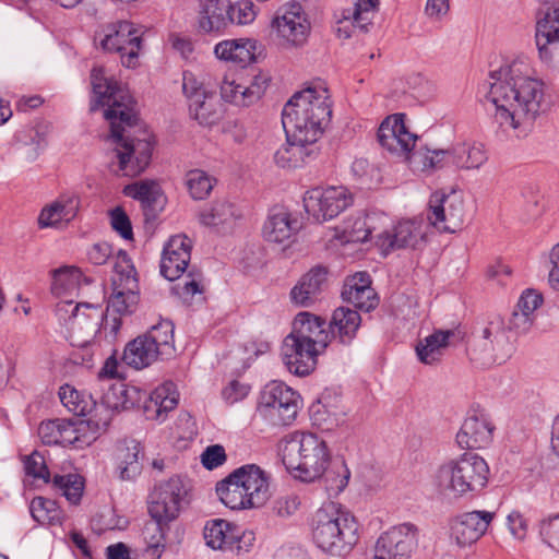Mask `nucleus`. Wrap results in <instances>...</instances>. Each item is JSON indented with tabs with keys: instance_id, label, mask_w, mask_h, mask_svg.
I'll return each mask as SVG.
<instances>
[{
	"instance_id": "5fc2aeb1",
	"label": "nucleus",
	"mask_w": 559,
	"mask_h": 559,
	"mask_svg": "<svg viewBox=\"0 0 559 559\" xmlns=\"http://www.w3.org/2000/svg\"><path fill=\"white\" fill-rule=\"evenodd\" d=\"M64 427V418H55L44 420L38 426V437L45 445H60L62 443V435Z\"/></svg>"
},
{
	"instance_id": "4d7b16f0",
	"label": "nucleus",
	"mask_w": 559,
	"mask_h": 559,
	"mask_svg": "<svg viewBox=\"0 0 559 559\" xmlns=\"http://www.w3.org/2000/svg\"><path fill=\"white\" fill-rule=\"evenodd\" d=\"M24 469L27 476H32L36 480H41L45 484L50 481V473L46 465L44 456L34 451L24 459Z\"/></svg>"
},
{
	"instance_id": "dca6fc26",
	"label": "nucleus",
	"mask_w": 559,
	"mask_h": 559,
	"mask_svg": "<svg viewBox=\"0 0 559 559\" xmlns=\"http://www.w3.org/2000/svg\"><path fill=\"white\" fill-rule=\"evenodd\" d=\"M353 204V194L344 186L316 187L304 197L307 214L318 223L338 216Z\"/></svg>"
},
{
	"instance_id": "0eeeda50",
	"label": "nucleus",
	"mask_w": 559,
	"mask_h": 559,
	"mask_svg": "<svg viewBox=\"0 0 559 559\" xmlns=\"http://www.w3.org/2000/svg\"><path fill=\"white\" fill-rule=\"evenodd\" d=\"M271 476L257 464H245L216 484L221 502L230 510L261 508L271 497Z\"/></svg>"
},
{
	"instance_id": "a211bd4d",
	"label": "nucleus",
	"mask_w": 559,
	"mask_h": 559,
	"mask_svg": "<svg viewBox=\"0 0 559 559\" xmlns=\"http://www.w3.org/2000/svg\"><path fill=\"white\" fill-rule=\"evenodd\" d=\"M417 532L412 523L390 527L378 537L374 555L382 559H408L417 546Z\"/></svg>"
},
{
	"instance_id": "0e129e2a",
	"label": "nucleus",
	"mask_w": 559,
	"mask_h": 559,
	"mask_svg": "<svg viewBox=\"0 0 559 559\" xmlns=\"http://www.w3.org/2000/svg\"><path fill=\"white\" fill-rule=\"evenodd\" d=\"M542 304V294L535 289L527 288L521 294L516 308L535 318V311L540 307Z\"/></svg>"
},
{
	"instance_id": "cd10ccee",
	"label": "nucleus",
	"mask_w": 559,
	"mask_h": 559,
	"mask_svg": "<svg viewBox=\"0 0 559 559\" xmlns=\"http://www.w3.org/2000/svg\"><path fill=\"white\" fill-rule=\"evenodd\" d=\"M493 425L483 411H472L464 419L456 433V442L461 449H481L492 441Z\"/></svg>"
},
{
	"instance_id": "f257e3e1",
	"label": "nucleus",
	"mask_w": 559,
	"mask_h": 559,
	"mask_svg": "<svg viewBox=\"0 0 559 559\" xmlns=\"http://www.w3.org/2000/svg\"><path fill=\"white\" fill-rule=\"evenodd\" d=\"M93 96L91 111L106 107L104 118L110 123V138L115 144L116 166L114 171L124 177H136L150 165L154 142L152 135L143 130L135 135L132 131L138 116L135 103L130 92L112 78L105 74L102 67L91 72Z\"/></svg>"
},
{
	"instance_id": "473e14b6",
	"label": "nucleus",
	"mask_w": 559,
	"mask_h": 559,
	"mask_svg": "<svg viewBox=\"0 0 559 559\" xmlns=\"http://www.w3.org/2000/svg\"><path fill=\"white\" fill-rule=\"evenodd\" d=\"M79 198L74 193H62L56 200L45 205L37 218L38 227H56L62 222L72 221L79 210Z\"/></svg>"
},
{
	"instance_id": "58836bf2",
	"label": "nucleus",
	"mask_w": 559,
	"mask_h": 559,
	"mask_svg": "<svg viewBox=\"0 0 559 559\" xmlns=\"http://www.w3.org/2000/svg\"><path fill=\"white\" fill-rule=\"evenodd\" d=\"M453 336L452 330H436L420 340L415 347L418 360L425 365L440 361Z\"/></svg>"
},
{
	"instance_id": "b1692460",
	"label": "nucleus",
	"mask_w": 559,
	"mask_h": 559,
	"mask_svg": "<svg viewBox=\"0 0 559 559\" xmlns=\"http://www.w3.org/2000/svg\"><path fill=\"white\" fill-rule=\"evenodd\" d=\"M493 518V512L485 510L460 514L450 522V537L459 547L471 546L487 532Z\"/></svg>"
},
{
	"instance_id": "7ed1b4c3",
	"label": "nucleus",
	"mask_w": 559,
	"mask_h": 559,
	"mask_svg": "<svg viewBox=\"0 0 559 559\" xmlns=\"http://www.w3.org/2000/svg\"><path fill=\"white\" fill-rule=\"evenodd\" d=\"M286 469L302 483L323 479L330 495H338L348 485L350 471L343 459L331 461L324 439L311 431L297 430L286 435L278 443Z\"/></svg>"
},
{
	"instance_id": "13d9d810",
	"label": "nucleus",
	"mask_w": 559,
	"mask_h": 559,
	"mask_svg": "<svg viewBox=\"0 0 559 559\" xmlns=\"http://www.w3.org/2000/svg\"><path fill=\"white\" fill-rule=\"evenodd\" d=\"M229 15L233 19L230 25H248L257 17L254 4L249 0L231 3Z\"/></svg>"
},
{
	"instance_id": "4468645a",
	"label": "nucleus",
	"mask_w": 559,
	"mask_h": 559,
	"mask_svg": "<svg viewBox=\"0 0 559 559\" xmlns=\"http://www.w3.org/2000/svg\"><path fill=\"white\" fill-rule=\"evenodd\" d=\"M102 48L115 52L126 68H135L142 48V33L131 22L120 21L106 25L98 35Z\"/></svg>"
},
{
	"instance_id": "6e6d98bb",
	"label": "nucleus",
	"mask_w": 559,
	"mask_h": 559,
	"mask_svg": "<svg viewBox=\"0 0 559 559\" xmlns=\"http://www.w3.org/2000/svg\"><path fill=\"white\" fill-rule=\"evenodd\" d=\"M539 535L548 548L559 552V514L550 515L540 521Z\"/></svg>"
},
{
	"instance_id": "bf43d9fd",
	"label": "nucleus",
	"mask_w": 559,
	"mask_h": 559,
	"mask_svg": "<svg viewBox=\"0 0 559 559\" xmlns=\"http://www.w3.org/2000/svg\"><path fill=\"white\" fill-rule=\"evenodd\" d=\"M112 229L126 240L133 239V230L130 218L127 213L119 206L109 213Z\"/></svg>"
},
{
	"instance_id": "49530a36",
	"label": "nucleus",
	"mask_w": 559,
	"mask_h": 559,
	"mask_svg": "<svg viewBox=\"0 0 559 559\" xmlns=\"http://www.w3.org/2000/svg\"><path fill=\"white\" fill-rule=\"evenodd\" d=\"M82 281L78 267L63 266L52 272L51 293L57 298H73L76 296Z\"/></svg>"
},
{
	"instance_id": "72a5a7b5",
	"label": "nucleus",
	"mask_w": 559,
	"mask_h": 559,
	"mask_svg": "<svg viewBox=\"0 0 559 559\" xmlns=\"http://www.w3.org/2000/svg\"><path fill=\"white\" fill-rule=\"evenodd\" d=\"M535 37L540 58L547 59L548 46L559 44V2L538 12Z\"/></svg>"
},
{
	"instance_id": "f3484780",
	"label": "nucleus",
	"mask_w": 559,
	"mask_h": 559,
	"mask_svg": "<svg viewBox=\"0 0 559 559\" xmlns=\"http://www.w3.org/2000/svg\"><path fill=\"white\" fill-rule=\"evenodd\" d=\"M271 26L280 45L285 48L305 46L311 33L309 16L298 2L285 4L272 20Z\"/></svg>"
},
{
	"instance_id": "bb28decb",
	"label": "nucleus",
	"mask_w": 559,
	"mask_h": 559,
	"mask_svg": "<svg viewBox=\"0 0 559 559\" xmlns=\"http://www.w3.org/2000/svg\"><path fill=\"white\" fill-rule=\"evenodd\" d=\"M191 240L186 235H175L163 248L160 274L168 281L178 280L191 260Z\"/></svg>"
},
{
	"instance_id": "f8f14e48",
	"label": "nucleus",
	"mask_w": 559,
	"mask_h": 559,
	"mask_svg": "<svg viewBox=\"0 0 559 559\" xmlns=\"http://www.w3.org/2000/svg\"><path fill=\"white\" fill-rule=\"evenodd\" d=\"M112 293L107 301V311L118 314L132 313L139 302L138 277L135 267L124 250L115 257Z\"/></svg>"
},
{
	"instance_id": "4be33fe9",
	"label": "nucleus",
	"mask_w": 559,
	"mask_h": 559,
	"mask_svg": "<svg viewBox=\"0 0 559 559\" xmlns=\"http://www.w3.org/2000/svg\"><path fill=\"white\" fill-rule=\"evenodd\" d=\"M309 415L312 426L331 432L346 423L347 409L337 392L324 390L309 407Z\"/></svg>"
},
{
	"instance_id": "09e8293b",
	"label": "nucleus",
	"mask_w": 559,
	"mask_h": 559,
	"mask_svg": "<svg viewBox=\"0 0 559 559\" xmlns=\"http://www.w3.org/2000/svg\"><path fill=\"white\" fill-rule=\"evenodd\" d=\"M123 193L134 200H139L144 206L153 207L162 197L160 186L156 180L144 179L123 189Z\"/></svg>"
},
{
	"instance_id": "9b49d317",
	"label": "nucleus",
	"mask_w": 559,
	"mask_h": 559,
	"mask_svg": "<svg viewBox=\"0 0 559 559\" xmlns=\"http://www.w3.org/2000/svg\"><path fill=\"white\" fill-rule=\"evenodd\" d=\"M423 170L452 166L459 170H478L488 162L485 145L476 141L457 143L450 150H428L418 155Z\"/></svg>"
},
{
	"instance_id": "c9c22d12",
	"label": "nucleus",
	"mask_w": 559,
	"mask_h": 559,
	"mask_svg": "<svg viewBox=\"0 0 559 559\" xmlns=\"http://www.w3.org/2000/svg\"><path fill=\"white\" fill-rule=\"evenodd\" d=\"M240 217V209L228 200L215 201L200 213L201 224L215 228L217 231L231 229Z\"/></svg>"
},
{
	"instance_id": "4c0bfd02",
	"label": "nucleus",
	"mask_w": 559,
	"mask_h": 559,
	"mask_svg": "<svg viewBox=\"0 0 559 559\" xmlns=\"http://www.w3.org/2000/svg\"><path fill=\"white\" fill-rule=\"evenodd\" d=\"M257 41L250 38L225 39L214 47L217 59L247 66L255 59Z\"/></svg>"
},
{
	"instance_id": "37998d69",
	"label": "nucleus",
	"mask_w": 559,
	"mask_h": 559,
	"mask_svg": "<svg viewBox=\"0 0 559 559\" xmlns=\"http://www.w3.org/2000/svg\"><path fill=\"white\" fill-rule=\"evenodd\" d=\"M160 358L159 353L148 343L144 335L129 342L123 352V361L135 369H142Z\"/></svg>"
},
{
	"instance_id": "f704fd0d",
	"label": "nucleus",
	"mask_w": 559,
	"mask_h": 559,
	"mask_svg": "<svg viewBox=\"0 0 559 559\" xmlns=\"http://www.w3.org/2000/svg\"><path fill=\"white\" fill-rule=\"evenodd\" d=\"M484 348L489 352L488 364L501 365L513 354V345L502 322L492 321L484 330Z\"/></svg>"
},
{
	"instance_id": "79ce46f5",
	"label": "nucleus",
	"mask_w": 559,
	"mask_h": 559,
	"mask_svg": "<svg viewBox=\"0 0 559 559\" xmlns=\"http://www.w3.org/2000/svg\"><path fill=\"white\" fill-rule=\"evenodd\" d=\"M287 142L274 154V160L282 168H296L314 154L313 143H299L296 139L286 135Z\"/></svg>"
},
{
	"instance_id": "3c124183",
	"label": "nucleus",
	"mask_w": 559,
	"mask_h": 559,
	"mask_svg": "<svg viewBox=\"0 0 559 559\" xmlns=\"http://www.w3.org/2000/svg\"><path fill=\"white\" fill-rule=\"evenodd\" d=\"M52 486L71 504H78L84 491V478L78 473L56 474L52 478Z\"/></svg>"
},
{
	"instance_id": "aec40b11",
	"label": "nucleus",
	"mask_w": 559,
	"mask_h": 559,
	"mask_svg": "<svg viewBox=\"0 0 559 559\" xmlns=\"http://www.w3.org/2000/svg\"><path fill=\"white\" fill-rule=\"evenodd\" d=\"M426 236V225L421 219H406L399 222L392 229L383 227L376 235V246L386 255L401 248H416Z\"/></svg>"
},
{
	"instance_id": "2eb2a0df",
	"label": "nucleus",
	"mask_w": 559,
	"mask_h": 559,
	"mask_svg": "<svg viewBox=\"0 0 559 559\" xmlns=\"http://www.w3.org/2000/svg\"><path fill=\"white\" fill-rule=\"evenodd\" d=\"M182 91L188 99L189 114L199 124L211 127L221 121L224 116L223 105L190 71L182 74Z\"/></svg>"
},
{
	"instance_id": "774afa93",
	"label": "nucleus",
	"mask_w": 559,
	"mask_h": 559,
	"mask_svg": "<svg viewBox=\"0 0 559 559\" xmlns=\"http://www.w3.org/2000/svg\"><path fill=\"white\" fill-rule=\"evenodd\" d=\"M534 320L535 318L531 314L515 308L509 321V329L514 330L519 334L526 333Z\"/></svg>"
},
{
	"instance_id": "c03bdc74",
	"label": "nucleus",
	"mask_w": 559,
	"mask_h": 559,
	"mask_svg": "<svg viewBox=\"0 0 559 559\" xmlns=\"http://www.w3.org/2000/svg\"><path fill=\"white\" fill-rule=\"evenodd\" d=\"M174 323L163 319L153 325L144 335L148 343L159 353L162 359L175 355Z\"/></svg>"
},
{
	"instance_id": "ea45409f",
	"label": "nucleus",
	"mask_w": 559,
	"mask_h": 559,
	"mask_svg": "<svg viewBox=\"0 0 559 559\" xmlns=\"http://www.w3.org/2000/svg\"><path fill=\"white\" fill-rule=\"evenodd\" d=\"M142 447L135 440H126L117 449V471L122 480H133L142 472Z\"/></svg>"
},
{
	"instance_id": "338daca9",
	"label": "nucleus",
	"mask_w": 559,
	"mask_h": 559,
	"mask_svg": "<svg viewBox=\"0 0 559 559\" xmlns=\"http://www.w3.org/2000/svg\"><path fill=\"white\" fill-rule=\"evenodd\" d=\"M112 255V247L106 241L94 243L87 250V259L94 265H103Z\"/></svg>"
},
{
	"instance_id": "39448f33",
	"label": "nucleus",
	"mask_w": 559,
	"mask_h": 559,
	"mask_svg": "<svg viewBox=\"0 0 559 559\" xmlns=\"http://www.w3.org/2000/svg\"><path fill=\"white\" fill-rule=\"evenodd\" d=\"M328 90L308 87L295 93L282 111L286 135L299 143H316L323 133V126L331 118Z\"/></svg>"
},
{
	"instance_id": "c85d7f7f",
	"label": "nucleus",
	"mask_w": 559,
	"mask_h": 559,
	"mask_svg": "<svg viewBox=\"0 0 559 559\" xmlns=\"http://www.w3.org/2000/svg\"><path fill=\"white\" fill-rule=\"evenodd\" d=\"M301 227L302 224L297 213L284 206H274L270 210L263 225V236L270 242L288 243L297 236Z\"/></svg>"
},
{
	"instance_id": "ddd939ff",
	"label": "nucleus",
	"mask_w": 559,
	"mask_h": 559,
	"mask_svg": "<svg viewBox=\"0 0 559 559\" xmlns=\"http://www.w3.org/2000/svg\"><path fill=\"white\" fill-rule=\"evenodd\" d=\"M205 545L212 550L243 555L252 548L255 536L253 532L225 519L207 520L203 527Z\"/></svg>"
},
{
	"instance_id": "412c9836",
	"label": "nucleus",
	"mask_w": 559,
	"mask_h": 559,
	"mask_svg": "<svg viewBox=\"0 0 559 559\" xmlns=\"http://www.w3.org/2000/svg\"><path fill=\"white\" fill-rule=\"evenodd\" d=\"M265 87V81L259 78L247 83L241 74L228 72L219 82V94L225 103L237 107H249L261 98Z\"/></svg>"
},
{
	"instance_id": "8fccbe9b",
	"label": "nucleus",
	"mask_w": 559,
	"mask_h": 559,
	"mask_svg": "<svg viewBox=\"0 0 559 559\" xmlns=\"http://www.w3.org/2000/svg\"><path fill=\"white\" fill-rule=\"evenodd\" d=\"M379 0H357L353 8L343 10V22H350L361 31H367L377 10Z\"/></svg>"
},
{
	"instance_id": "423d86ee",
	"label": "nucleus",
	"mask_w": 559,
	"mask_h": 559,
	"mask_svg": "<svg viewBox=\"0 0 559 559\" xmlns=\"http://www.w3.org/2000/svg\"><path fill=\"white\" fill-rule=\"evenodd\" d=\"M310 526L316 546L331 557L346 558L359 540L355 516L333 502L314 512Z\"/></svg>"
},
{
	"instance_id": "69168bd1",
	"label": "nucleus",
	"mask_w": 559,
	"mask_h": 559,
	"mask_svg": "<svg viewBox=\"0 0 559 559\" xmlns=\"http://www.w3.org/2000/svg\"><path fill=\"white\" fill-rule=\"evenodd\" d=\"M507 525L514 538L522 540L526 537L528 524L519 511H512L508 514Z\"/></svg>"
},
{
	"instance_id": "f03ea898",
	"label": "nucleus",
	"mask_w": 559,
	"mask_h": 559,
	"mask_svg": "<svg viewBox=\"0 0 559 559\" xmlns=\"http://www.w3.org/2000/svg\"><path fill=\"white\" fill-rule=\"evenodd\" d=\"M488 100L493 105V123L502 132L526 136L545 103V83L525 56L504 60L489 72Z\"/></svg>"
},
{
	"instance_id": "6e6552de",
	"label": "nucleus",
	"mask_w": 559,
	"mask_h": 559,
	"mask_svg": "<svg viewBox=\"0 0 559 559\" xmlns=\"http://www.w3.org/2000/svg\"><path fill=\"white\" fill-rule=\"evenodd\" d=\"M489 466L476 453L465 452L438 466L432 484L444 496L463 498L479 493L488 484Z\"/></svg>"
},
{
	"instance_id": "393cba45",
	"label": "nucleus",
	"mask_w": 559,
	"mask_h": 559,
	"mask_svg": "<svg viewBox=\"0 0 559 559\" xmlns=\"http://www.w3.org/2000/svg\"><path fill=\"white\" fill-rule=\"evenodd\" d=\"M323 352L307 342H300L287 335L283 341L281 356L290 373L306 377L314 370L318 356Z\"/></svg>"
},
{
	"instance_id": "2f4dec72",
	"label": "nucleus",
	"mask_w": 559,
	"mask_h": 559,
	"mask_svg": "<svg viewBox=\"0 0 559 559\" xmlns=\"http://www.w3.org/2000/svg\"><path fill=\"white\" fill-rule=\"evenodd\" d=\"M230 0H200L198 25L205 34H219L233 20L229 15Z\"/></svg>"
},
{
	"instance_id": "a19ab883",
	"label": "nucleus",
	"mask_w": 559,
	"mask_h": 559,
	"mask_svg": "<svg viewBox=\"0 0 559 559\" xmlns=\"http://www.w3.org/2000/svg\"><path fill=\"white\" fill-rule=\"evenodd\" d=\"M361 318L356 310L340 307L334 310L330 322L331 334L342 344H350L356 337Z\"/></svg>"
},
{
	"instance_id": "603ef678",
	"label": "nucleus",
	"mask_w": 559,
	"mask_h": 559,
	"mask_svg": "<svg viewBox=\"0 0 559 559\" xmlns=\"http://www.w3.org/2000/svg\"><path fill=\"white\" fill-rule=\"evenodd\" d=\"M215 182V178L202 169H192L186 174V186L194 200L207 198Z\"/></svg>"
},
{
	"instance_id": "e433bc0d",
	"label": "nucleus",
	"mask_w": 559,
	"mask_h": 559,
	"mask_svg": "<svg viewBox=\"0 0 559 559\" xmlns=\"http://www.w3.org/2000/svg\"><path fill=\"white\" fill-rule=\"evenodd\" d=\"M326 281V270L321 266L311 269L292 288L290 298L294 304L308 307L319 296Z\"/></svg>"
},
{
	"instance_id": "de8ad7c7",
	"label": "nucleus",
	"mask_w": 559,
	"mask_h": 559,
	"mask_svg": "<svg viewBox=\"0 0 559 559\" xmlns=\"http://www.w3.org/2000/svg\"><path fill=\"white\" fill-rule=\"evenodd\" d=\"M29 511L33 519L39 524H62L63 512L53 500L44 497H35L31 501Z\"/></svg>"
},
{
	"instance_id": "5701e85b",
	"label": "nucleus",
	"mask_w": 559,
	"mask_h": 559,
	"mask_svg": "<svg viewBox=\"0 0 559 559\" xmlns=\"http://www.w3.org/2000/svg\"><path fill=\"white\" fill-rule=\"evenodd\" d=\"M378 141L388 152L407 156L415 147L417 135L408 130L403 114L386 117L378 129Z\"/></svg>"
},
{
	"instance_id": "9d476101",
	"label": "nucleus",
	"mask_w": 559,
	"mask_h": 559,
	"mask_svg": "<svg viewBox=\"0 0 559 559\" xmlns=\"http://www.w3.org/2000/svg\"><path fill=\"white\" fill-rule=\"evenodd\" d=\"M191 491L190 480L178 475L155 485L150 495L148 513L159 527L175 521L190 504Z\"/></svg>"
},
{
	"instance_id": "7c9ffc66",
	"label": "nucleus",
	"mask_w": 559,
	"mask_h": 559,
	"mask_svg": "<svg viewBox=\"0 0 559 559\" xmlns=\"http://www.w3.org/2000/svg\"><path fill=\"white\" fill-rule=\"evenodd\" d=\"M103 432L104 429L93 415L87 419H64L61 447L83 450L93 444Z\"/></svg>"
},
{
	"instance_id": "6ab92c4d",
	"label": "nucleus",
	"mask_w": 559,
	"mask_h": 559,
	"mask_svg": "<svg viewBox=\"0 0 559 559\" xmlns=\"http://www.w3.org/2000/svg\"><path fill=\"white\" fill-rule=\"evenodd\" d=\"M429 223L439 231L455 233L464 222V203L460 195L435 192L429 200Z\"/></svg>"
},
{
	"instance_id": "a18cd8bd",
	"label": "nucleus",
	"mask_w": 559,
	"mask_h": 559,
	"mask_svg": "<svg viewBox=\"0 0 559 559\" xmlns=\"http://www.w3.org/2000/svg\"><path fill=\"white\" fill-rule=\"evenodd\" d=\"M59 399L62 405L76 416L93 415L95 413L96 401L84 391H79L70 384H63L59 388Z\"/></svg>"
},
{
	"instance_id": "a878e982",
	"label": "nucleus",
	"mask_w": 559,
	"mask_h": 559,
	"mask_svg": "<svg viewBox=\"0 0 559 559\" xmlns=\"http://www.w3.org/2000/svg\"><path fill=\"white\" fill-rule=\"evenodd\" d=\"M389 216L380 212L357 213L347 217L341 226L340 239L344 242L376 240V235L389 225Z\"/></svg>"
},
{
	"instance_id": "c756f323",
	"label": "nucleus",
	"mask_w": 559,
	"mask_h": 559,
	"mask_svg": "<svg viewBox=\"0 0 559 559\" xmlns=\"http://www.w3.org/2000/svg\"><path fill=\"white\" fill-rule=\"evenodd\" d=\"M325 320L313 313L299 312L293 322V330L289 336L307 342L319 350H324L330 343V333L325 329Z\"/></svg>"
},
{
	"instance_id": "680f3d73",
	"label": "nucleus",
	"mask_w": 559,
	"mask_h": 559,
	"mask_svg": "<svg viewBox=\"0 0 559 559\" xmlns=\"http://www.w3.org/2000/svg\"><path fill=\"white\" fill-rule=\"evenodd\" d=\"M300 499L295 493L278 497L273 503V512L281 518L292 516L300 506Z\"/></svg>"
},
{
	"instance_id": "052dcab7",
	"label": "nucleus",
	"mask_w": 559,
	"mask_h": 559,
	"mask_svg": "<svg viewBox=\"0 0 559 559\" xmlns=\"http://www.w3.org/2000/svg\"><path fill=\"white\" fill-rule=\"evenodd\" d=\"M226 460L225 449L221 444L209 445L201 454V463L209 471L222 466Z\"/></svg>"
},
{
	"instance_id": "e2e57ef3",
	"label": "nucleus",
	"mask_w": 559,
	"mask_h": 559,
	"mask_svg": "<svg viewBox=\"0 0 559 559\" xmlns=\"http://www.w3.org/2000/svg\"><path fill=\"white\" fill-rule=\"evenodd\" d=\"M251 388L245 382L231 380L222 391V397L228 404H235L246 399Z\"/></svg>"
},
{
	"instance_id": "1a4fd4ad",
	"label": "nucleus",
	"mask_w": 559,
	"mask_h": 559,
	"mask_svg": "<svg viewBox=\"0 0 559 559\" xmlns=\"http://www.w3.org/2000/svg\"><path fill=\"white\" fill-rule=\"evenodd\" d=\"M301 406L298 392L282 381H271L260 392L257 416L271 427L289 426Z\"/></svg>"
},
{
	"instance_id": "20e7f679",
	"label": "nucleus",
	"mask_w": 559,
	"mask_h": 559,
	"mask_svg": "<svg viewBox=\"0 0 559 559\" xmlns=\"http://www.w3.org/2000/svg\"><path fill=\"white\" fill-rule=\"evenodd\" d=\"M179 394L171 381L164 382L151 393L133 385L116 383L103 394L100 403L96 402L93 416L105 431L115 413L142 404L146 419L162 423L167 413L177 406Z\"/></svg>"
},
{
	"instance_id": "864d4df0",
	"label": "nucleus",
	"mask_w": 559,
	"mask_h": 559,
	"mask_svg": "<svg viewBox=\"0 0 559 559\" xmlns=\"http://www.w3.org/2000/svg\"><path fill=\"white\" fill-rule=\"evenodd\" d=\"M342 298L344 301L366 312L374 309L378 305L377 295L371 286L357 288L356 284L349 285V288H343Z\"/></svg>"
}]
</instances>
